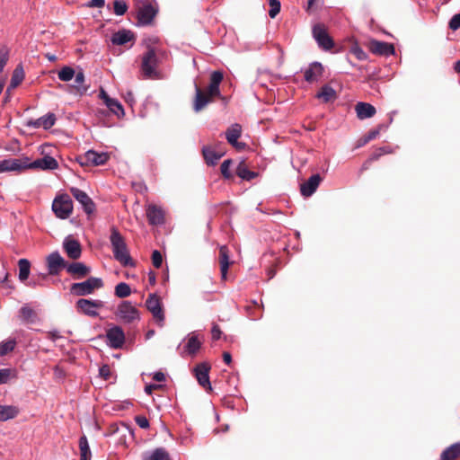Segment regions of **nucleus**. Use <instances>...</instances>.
<instances>
[{
    "label": "nucleus",
    "mask_w": 460,
    "mask_h": 460,
    "mask_svg": "<svg viewBox=\"0 0 460 460\" xmlns=\"http://www.w3.org/2000/svg\"><path fill=\"white\" fill-rule=\"evenodd\" d=\"M223 78L224 75L221 71H213L210 75V83L206 92H203L197 84H195L193 109L196 112L204 109L207 104L212 102L214 97L220 95L219 86Z\"/></svg>",
    "instance_id": "obj_1"
},
{
    "label": "nucleus",
    "mask_w": 460,
    "mask_h": 460,
    "mask_svg": "<svg viewBox=\"0 0 460 460\" xmlns=\"http://www.w3.org/2000/svg\"><path fill=\"white\" fill-rule=\"evenodd\" d=\"M110 240L114 258L123 266H134V262L129 255L125 240L115 227L111 229Z\"/></svg>",
    "instance_id": "obj_2"
},
{
    "label": "nucleus",
    "mask_w": 460,
    "mask_h": 460,
    "mask_svg": "<svg viewBox=\"0 0 460 460\" xmlns=\"http://www.w3.org/2000/svg\"><path fill=\"white\" fill-rule=\"evenodd\" d=\"M158 57L154 48H148L142 57L141 72L146 79H160L161 75L157 70Z\"/></svg>",
    "instance_id": "obj_3"
},
{
    "label": "nucleus",
    "mask_w": 460,
    "mask_h": 460,
    "mask_svg": "<svg viewBox=\"0 0 460 460\" xmlns=\"http://www.w3.org/2000/svg\"><path fill=\"white\" fill-rule=\"evenodd\" d=\"M102 287L103 281L102 279L90 277L83 282L73 283L70 287V292L76 296H84L93 294Z\"/></svg>",
    "instance_id": "obj_4"
},
{
    "label": "nucleus",
    "mask_w": 460,
    "mask_h": 460,
    "mask_svg": "<svg viewBox=\"0 0 460 460\" xmlns=\"http://www.w3.org/2000/svg\"><path fill=\"white\" fill-rule=\"evenodd\" d=\"M52 210L61 219L69 217L73 211L72 199L66 194L57 197L52 203Z\"/></svg>",
    "instance_id": "obj_5"
},
{
    "label": "nucleus",
    "mask_w": 460,
    "mask_h": 460,
    "mask_svg": "<svg viewBox=\"0 0 460 460\" xmlns=\"http://www.w3.org/2000/svg\"><path fill=\"white\" fill-rule=\"evenodd\" d=\"M104 306V302L102 300H93L86 298H80L75 303L76 310L84 315L96 317L99 315V309Z\"/></svg>",
    "instance_id": "obj_6"
},
{
    "label": "nucleus",
    "mask_w": 460,
    "mask_h": 460,
    "mask_svg": "<svg viewBox=\"0 0 460 460\" xmlns=\"http://www.w3.org/2000/svg\"><path fill=\"white\" fill-rule=\"evenodd\" d=\"M116 316L123 323H131L139 320V312L131 302L123 301L117 307Z\"/></svg>",
    "instance_id": "obj_7"
},
{
    "label": "nucleus",
    "mask_w": 460,
    "mask_h": 460,
    "mask_svg": "<svg viewBox=\"0 0 460 460\" xmlns=\"http://www.w3.org/2000/svg\"><path fill=\"white\" fill-rule=\"evenodd\" d=\"M110 155L108 153H98L94 150L87 151L84 155L78 158L81 165H102L107 163Z\"/></svg>",
    "instance_id": "obj_8"
},
{
    "label": "nucleus",
    "mask_w": 460,
    "mask_h": 460,
    "mask_svg": "<svg viewBox=\"0 0 460 460\" xmlns=\"http://www.w3.org/2000/svg\"><path fill=\"white\" fill-rule=\"evenodd\" d=\"M146 305L158 324L163 326L164 321V314L159 296L155 294L149 295L146 301Z\"/></svg>",
    "instance_id": "obj_9"
},
{
    "label": "nucleus",
    "mask_w": 460,
    "mask_h": 460,
    "mask_svg": "<svg viewBox=\"0 0 460 460\" xmlns=\"http://www.w3.org/2000/svg\"><path fill=\"white\" fill-rule=\"evenodd\" d=\"M70 192L87 215L94 212L95 204L86 192L75 187L70 188Z\"/></svg>",
    "instance_id": "obj_10"
},
{
    "label": "nucleus",
    "mask_w": 460,
    "mask_h": 460,
    "mask_svg": "<svg viewBox=\"0 0 460 460\" xmlns=\"http://www.w3.org/2000/svg\"><path fill=\"white\" fill-rule=\"evenodd\" d=\"M107 344L111 349H120L125 342V333L121 327L112 326L106 332Z\"/></svg>",
    "instance_id": "obj_11"
},
{
    "label": "nucleus",
    "mask_w": 460,
    "mask_h": 460,
    "mask_svg": "<svg viewBox=\"0 0 460 460\" xmlns=\"http://www.w3.org/2000/svg\"><path fill=\"white\" fill-rule=\"evenodd\" d=\"M313 36L320 48L329 50L333 47V41L328 35L326 29L322 24H316L313 28Z\"/></svg>",
    "instance_id": "obj_12"
},
{
    "label": "nucleus",
    "mask_w": 460,
    "mask_h": 460,
    "mask_svg": "<svg viewBox=\"0 0 460 460\" xmlns=\"http://www.w3.org/2000/svg\"><path fill=\"white\" fill-rule=\"evenodd\" d=\"M323 71V66L320 62H312L304 69V78L309 84L318 83Z\"/></svg>",
    "instance_id": "obj_13"
},
{
    "label": "nucleus",
    "mask_w": 460,
    "mask_h": 460,
    "mask_svg": "<svg viewBox=\"0 0 460 460\" xmlns=\"http://www.w3.org/2000/svg\"><path fill=\"white\" fill-rule=\"evenodd\" d=\"M209 370L210 366L206 362L198 364L194 368L195 376L199 384L207 390H211V385L208 376Z\"/></svg>",
    "instance_id": "obj_14"
},
{
    "label": "nucleus",
    "mask_w": 460,
    "mask_h": 460,
    "mask_svg": "<svg viewBox=\"0 0 460 460\" xmlns=\"http://www.w3.org/2000/svg\"><path fill=\"white\" fill-rule=\"evenodd\" d=\"M48 270L50 275H57L63 268H66L65 260L58 252H51L47 257Z\"/></svg>",
    "instance_id": "obj_15"
},
{
    "label": "nucleus",
    "mask_w": 460,
    "mask_h": 460,
    "mask_svg": "<svg viewBox=\"0 0 460 460\" xmlns=\"http://www.w3.org/2000/svg\"><path fill=\"white\" fill-rule=\"evenodd\" d=\"M58 167V161L49 155H45L42 158H39L34 160L33 162L28 164V168L31 169H40L43 171H52Z\"/></svg>",
    "instance_id": "obj_16"
},
{
    "label": "nucleus",
    "mask_w": 460,
    "mask_h": 460,
    "mask_svg": "<svg viewBox=\"0 0 460 460\" xmlns=\"http://www.w3.org/2000/svg\"><path fill=\"white\" fill-rule=\"evenodd\" d=\"M63 248L70 259L76 260L80 258L82 253L81 244L71 235L65 238Z\"/></svg>",
    "instance_id": "obj_17"
},
{
    "label": "nucleus",
    "mask_w": 460,
    "mask_h": 460,
    "mask_svg": "<svg viewBox=\"0 0 460 460\" xmlns=\"http://www.w3.org/2000/svg\"><path fill=\"white\" fill-rule=\"evenodd\" d=\"M369 50L373 54L388 57L394 55V47L387 42L372 40L369 41Z\"/></svg>",
    "instance_id": "obj_18"
},
{
    "label": "nucleus",
    "mask_w": 460,
    "mask_h": 460,
    "mask_svg": "<svg viewBox=\"0 0 460 460\" xmlns=\"http://www.w3.org/2000/svg\"><path fill=\"white\" fill-rule=\"evenodd\" d=\"M155 14L156 9L151 4H144L137 11V22L141 25H148Z\"/></svg>",
    "instance_id": "obj_19"
},
{
    "label": "nucleus",
    "mask_w": 460,
    "mask_h": 460,
    "mask_svg": "<svg viewBox=\"0 0 460 460\" xmlns=\"http://www.w3.org/2000/svg\"><path fill=\"white\" fill-rule=\"evenodd\" d=\"M241 133L242 127L237 123L231 125V127H229L226 131V137L228 143L237 149H242L245 146L244 143L238 142V138L241 137Z\"/></svg>",
    "instance_id": "obj_20"
},
{
    "label": "nucleus",
    "mask_w": 460,
    "mask_h": 460,
    "mask_svg": "<svg viewBox=\"0 0 460 460\" xmlns=\"http://www.w3.org/2000/svg\"><path fill=\"white\" fill-rule=\"evenodd\" d=\"M56 122V116L54 113H48L37 119L29 120L26 125L30 128L49 129L54 126Z\"/></svg>",
    "instance_id": "obj_21"
},
{
    "label": "nucleus",
    "mask_w": 460,
    "mask_h": 460,
    "mask_svg": "<svg viewBox=\"0 0 460 460\" xmlns=\"http://www.w3.org/2000/svg\"><path fill=\"white\" fill-rule=\"evenodd\" d=\"M146 217L149 224L153 226L162 225L164 222V213L162 208L156 205H148Z\"/></svg>",
    "instance_id": "obj_22"
},
{
    "label": "nucleus",
    "mask_w": 460,
    "mask_h": 460,
    "mask_svg": "<svg viewBox=\"0 0 460 460\" xmlns=\"http://www.w3.org/2000/svg\"><path fill=\"white\" fill-rule=\"evenodd\" d=\"M322 179L319 174L312 175L305 182L301 184L300 191L304 197H310L317 190Z\"/></svg>",
    "instance_id": "obj_23"
},
{
    "label": "nucleus",
    "mask_w": 460,
    "mask_h": 460,
    "mask_svg": "<svg viewBox=\"0 0 460 460\" xmlns=\"http://www.w3.org/2000/svg\"><path fill=\"white\" fill-rule=\"evenodd\" d=\"M200 347L201 342L198 339V335L195 332H191L187 337V342L184 345L181 355L194 356L199 350Z\"/></svg>",
    "instance_id": "obj_24"
},
{
    "label": "nucleus",
    "mask_w": 460,
    "mask_h": 460,
    "mask_svg": "<svg viewBox=\"0 0 460 460\" xmlns=\"http://www.w3.org/2000/svg\"><path fill=\"white\" fill-rule=\"evenodd\" d=\"M135 39L134 33L128 30H120L112 34L111 41L113 45L122 46L128 42L133 41Z\"/></svg>",
    "instance_id": "obj_25"
},
{
    "label": "nucleus",
    "mask_w": 460,
    "mask_h": 460,
    "mask_svg": "<svg viewBox=\"0 0 460 460\" xmlns=\"http://www.w3.org/2000/svg\"><path fill=\"white\" fill-rule=\"evenodd\" d=\"M25 168H28V164L20 159H5L0 162V172L21 171Z\"/></svg>",
    "instance_id": "obj_26"
},
{
    "label": "nucleus",
    "mask_w": 460,
    "mask_h": 460,
    "mask_svg": "<svg viewBox=\"0 0 460 460\" xmlns=\"http://www.w3.org/2000/svg\"><path fill=\"white\" fill-rule=\"evenodd\" d=\"M355 111L359 119H369L376 112V108L372 104L362 102L356 104Z\"/></svg>",
    "instance_id": "obj_27"
},
{
    "label": "nucleus",
    "mask_w": 460,
    "mask_h": 460,
    "mask_svg": "<svg viewBox=\"0 0 460 460\" xmlns=\"http://www.w3.org/2000/svg\"><path fill=\"white\" fill-rule=\"evenodd\" d=\"M219 264H220V272L221 279L223 280L226 279L227 271L230 265L228 249L226 246L223 245L219 248Z\"/></svg>",
    "instance_id": "obj_28"
},
{
    "label": "nucleus",
    "mask_w": 460,
    "mask_h": 460,
    "mask_svg": "<svg viewBox=\"0 0 460 460\" xmlns=\"http://www.w3.org/2000/svg\"><path fill=\"white\" fill-rule=\"evenodd\" d=\"M141 457L142 460H170V455L164 447L144 452Z\"/></svg>",
    "instance_id": "obj_29"
},
{
    "label": "nucleus",
    "mask_w": 460,
    "mask_h": 460,
    "mask_svg": "<svg viewBox=\"0 0 460 460\" xmlns=\"http://www.w3.org/2000/svg\"><path fill=\"white\" fill-rule=\"evenodd\" d=\"M315 97L317 99L322 100L323 102H328L332 100H335L337 98V93L336 91L332 86H330L329 84H324L318 91Z\"/></svg>",
    "instance_id": "obj_30"
},
{
    "label": "nucleus",
    "mask_w": 460,
    "mask_h": 460,
    "mask_svg": "<svg viewBox=\"0 0 460 460\" xmlns=\"http://www.w3.org/2000/svg\"><path fill=\"white\" fill-rule=\"evenodd\" d=\"M19 317L24 323H35L37 322V314L32 308L25 305L19 311Z\"/></svg>",
    "instance_id": "obj_31"
},
{
    "label": "nucleus",
    "mask_w": 460,
    "mask_h": 460,
    "mask_svg": "<svg viewBox=\"0 0 460 460\" xmlns=\"http://www.w3.org/2000/svg\"><path fill=\"white\" fill-rule=\"evenodd\" d=\"M66 271L72 275H76L78 278H83L90 272V268L82 262H73L66 266Z\"/></svg>",
    "instance_id": "obj_32"
},
{
    "label": "nucleus",
    "mask_w": 460,
    "mask_h": 460,
    "mask_svg": "<svg viewBox=\"0 0 460 460\" xmlns=\"http://www.w3.org/2000/svg\"><path fill=\"white\" fill-rule=\"evenodd\" d=\"M202 154L208 165H214L224 155L223 152H216L210 146H203Z\"/></svg>",
    "instance_id": "obj_33"
},
{
    "label": "nucleus",
    "mask_w": 460,
    "mask_h": 460,
    "mask_svg": "<svg viewBox=\"0 0 460 460\" xmlns=\"http://www.w3.org/2000/svg\"><path fill=\"white\" fill-rule=\"evenodd\" d=\"M75 84L69 86V93H84L87 90V88L84 85V74L81 70L75 75Z\"/></svg>",
    "instance_id": "obj_34"
},
{
    "label": "nucleus",
    "mask_w": 460,
    "mask_h": 460,
    "mask_svg": "<svg viewBox=\"0 0 460 460\" xmlns=\"http://www.w3.org/2000/svg\"><path fill=\"white\" fill-rule=\"evenodd\" d=\"M18 414V407L13 405H0V421L14 419Z\"/></svg>",
    "instance_id": "obj_35"
},
{
    "label": "nucleus",
    "mask_w": 460,
    "mask_h": 460,
    "mask_svg": "<svg viewBox=\"0 0 460 460\" xmlns=\"http://www.w3.org/2000/svg\"><path fill=\"white\" fill-rule=\"evenodd\" d=\"M460 456V443L447 447L441 454V460H455Z\"/></svg>",
    "instance_id": "obj_36"
},
{
    "label": "nucleus",
    "mask_w": 460,
    "mask_h": 460,
    "mask_svg": "<svg viewBox=\"0 0 460 460\" xmlns=\"http://www.w3.org/2000/svg\"><path fill=\"white\" fill-rule=\"evenodd\" d=\"M80 460H91L92 452L87 438L84 435L79 438Z\"/></svg>",
    "instance_id": "obj_37"
},
{
    "label": "nucleus",
    "mask_w": 460,
    "mask_h": 460,
    "mask_svg": "<svg viewBox=\"0 0 460 460\" xmlns=\"http://www.w3.org/2000/svg\"><path fill=\"white\" fill-rule=\"evenodd\" d=\"M236 174L243 180L251 181L257 177L258 173L252 171H250L246 164L242 162L238 164L236 168Z\"/></svg>",
    "instance_id": "obj_38"
},
{
    "label": "nucleus",
    "mask_w": 460,
    "mask_h": 460,
    "mask_svg": "<svg viewBox=\"0 0 460 460\" xmlns=\"http://www.w3.org/2000/svg\"><path fill=\"white\" fill-rule=\"evenodd\" d=\"M19 275L18 278L21 281H25L30 275L31 263L27 259H20L18 261Z\"/></svg>",
    "instance_id": "obj_39"
},
{
    "label": "nucleus",
    "mask_w": 460,
    "mask_h": 460,
    "mask_svg": "<svg viewBox=\"0 0 460 460\" xmlns=\"http://www.w3.org/2000/svg\"><path fill=\"white\" fill-rule=\"evenodd\" d=\"M105 105L117 117L120 118L124 116V109L118 100L111 98V100H108V103H106Z\"/></svg>",
    "instance_id": "obj_40"
},
{
    "label": "nucleus",
    "mask_w": 460,
    "mask_h": 460,
    "mask_svg": "<svg viewBox=\"0 0 460 460\" xmlns=\"http://www.w3.org/2000/svg\"><path fill=\"white\" fill-rule=\"evenodd\" d=\"M24 79V71L21 65L17 66L15 69L13 70L10 87L15 88L17 87Z\"/></svg>",
    "instance_id": "obj_41"
},
{
    "label": "nucleus",
    "mask_w": 460,
    "mask_h": 460,
    "mask_svg": "<svg viewBox=\"0 0 460 460\" xmlns=\"http://www.w3.org/2000/svg\"><path fill=\"white\" fill-rule=\"evenodd\" d=\"M115 296L119 298H125L130 296L131 288L128 284L120 282L115 287Z\"/></svg>",
    "instance_id": "obj_42"
},
{
    "label": "nucleus",
    "mask_w": 460,
    "mask_h": 460,
    "mask_svg": "<svg viewBox=\"0 0 460 460\" xmlns=\"http://www.w3.org/2000/svg\"><path fill=\"white\" fill-rule=\"evenodd\" d=\"M75 71L70 66L62 67L58 74V79L63 82H68L74 78Z\"/></svg>",
    "instance_id": "obj_43"
},
{
    "label": "nucleus",
    "mask_w": 460,
    "mask_h": 460,
    "mask_svg": "<svg viewBox=\"0 0 460 460\" xmlns=\"http://www.w3.org/2000/svg\"><path fill=\"white\" fill-rule=\"evenodd\" d=\"M16 346L14 339H9L0 342V356H5L9 352L13 351Z\"/></svg>",
    "instance_id": "obj_44"
},
{
    "label": "nucleus",
    "mask_w": 460,
    "mask_h": 460,
    "mask_svg": "<svg viewBox=\"0 0 460 460\" xmlns=\"http://www.w3.org/2000/svg\"><path fill=\"white\" fill-rule=\"evenodd\" d=\"M15 376V370L11 368L0 369V385L5 384L10 378Z\"/></svg>",
    "instance_id": "obj_45"
},
{
    "label": "nucleus",
    "mask_w": 460,
    "mask_h": 460,
    "mask_svg": "<svg viewBox=\"0 0 460 460\" xmlns=\"http://www.w3.org/2000/svg\"><path fill=\"white\" fill-rule=\"evenodd\" d=\"M113 9L115 14L123 15L128 10V5L123 0H115L113 2Z\"/></svg>",
    "instance_id": "obj_46"
},
{
    "label": "nucleus",
    "mask_w": 460,
    "mask_h": 460,
    "mask_svg": "<svg viewBox=\"0 0 460 460\" xmlns=\"http://www.w3.org/2000/svg\"><path fill=\"white\" fill-rule=\"evenodd\" d=\"M269 15L270 18H275L280 11V3L279 0H269Z\"/></svg>",
    "instance_id": "obj_47"
},
{
    "label": "nucleus",
    "mask_w": 460,
    "mask_h": 460,
    "mask_svg": "<svg viewBox=\"0 0 460 460\" xmlns=\"http://www.w3.org/2000/svg\"><path fill=\"white\" fill-rule=\"evenodd\" d=\"M231 164L232 161L228 159L225 160L220 166L221 173L226 179H231L233 176L230 172Z\"/></svg>",
    "instance_id": "obj_48"
},
{
    "label": "nucleus",
    "mask_w": 460,
    "mask_h": 460,
    "mask_svg": "<svg viewBox=\"0 0 460 460\" xmlns=\"http://www.w3.org/2000/svg\"><path fill=\"white\" fill-rule=\"evenodd\" d=\"M350 52L358 59L366 60L367 58V53L358 45L352 46Z\"/></svg>",
    "instance_id": "obj_49"
},
{
    "label": "nucleus",
    "mask_w": 460,
    "mask_h": 460,
    "mask_svg": "<svg viewBox=\"0 0 460 460\" xmlns=\"http://www.w3.org/2000/svg\"><path fill=\"white\" fill-rule=\"evenodd\" d=\"M152 263L154 267L159 269L163 263V257L159 251L155 250L152 253Z\"/></svg>",
    "instance_id": "obj_50"
},
{
    "label": "nucleus",
    "mask_w": 460,
    "mask_h": 460,
    "mask_svg": "<svg viewBox=\"0 0 460 460\" xmlns=\"http://www.w3.org/2000/svg\"><path fill=\"white\" fill-rule=\"evenodd\" d=\"M448 27L452 31H456L460 28V13L455 14L448 22Z\"/></svg>",
    "instance_id": "obj_51"
},
{
    "label": "nucleus",
    "mask_w": 460,
    "mask_h": 460,
    "mask_svg": "<svg viewBox=\"0 0 460 460\" xmlns=\"http://www.w3.org/2000/svg\"><path fill=\"white\" fill-rule=\"evenodd\" d=\"M135 421L141 429L149 428V421L146 416L137 415L135 417Z\"/></svg>",
    "instance_id": "obj_52"
},
{
    "label": "nucleus",
    "mask_w": 460,
    "mask_h": 460,
    "mask_svg": "<svg viewBox=\"0 0 460 460\" xmlns=\"http://www.w3.org/2000/svg\"><path fill=\"white\" fill-rule=\"evenodd\" d=\"M380 128H381V125L377 128L370 130L365 137V138L363 140V144H366V143L375 139L379 135Z\"/></svg>",
    "instance_id": "obj_53"
},
{
    "label": "nucleus",
    "mask_w": 460,
    "mask_h": 460,
    "mask_svg": "<svg viewBox=\"0 0 460 460\" xmlns=\"http://www.w3.org/2000/svg\"><path fill=\"white\" fill-rule=\"evenodd\" d=\"M100 376L105 379L108 380L111 376V368L108 365H103L99 369Z\"/></svg>",
    "instance_id": "obj_54"
},
{
    "label": "nucleus",
    "mask_w": 460,
    "mask_h": 460,
    "mask_svg": "<svg viewBox=\"0 0 460 460\" xmlns=\"http://www.w3.org/2000/svg\"><path fill=\"white\" fill-rule=\"evenodd\" d=\"M222 332L217 324H214L211 329L212 339L217 341L220 339Z\"/></svg>",
    "instance_id": "obj_55"
},
{
    "label": "nucleus",
    "mask_w": 460,
    "mask_h": 460,
    "mask_svg": "<svg viewBox=\"0 0 460 460\" xmlns=\"http://www.w3.org/2000/svg\"><path fill=\"white\" fill-rule=\"evenodd\" d=\"M105 0H91L86 5L88 7H102Z\"/></svg>",
    "instance_id": "obj_56"
},
{
    "label": "nucleus",
    "mask_w": 460,
    "mask_h": 460,
    "mask_svg": "<svg viewBox=\"0 0 460 460\" xmlns=\"http://www.w3.org/2000/svg\"><path fill=\"white\" fill-rule=\"evenodd\" d=\"M153 379L156 382H163L165 380V375L161 371H157L153 375Z\"/></svg>",
    "instance_id": "obj_57"
},
{
    "label": "nucleus",
    "mask_w": 460,
    "mask_h": 460,
    "mask_svg": "<svg viewBox=\"0 0 460 460\" xmlns=\"http://www.w3.org/2000/svg\"><path fill=\"white\" fill-rule=\"evenodd\" d=\"M159 387H160V385H148L145 387V392H146V394L150 395L152 394L153 390L157 389Z\"/></svg>",
    "instance_id": "obj_58"
},
{
    "label": "nucleus",
    "mask_w": 460,
    "mask_h": 460,
    "mask_svg": "<svg viewBox=\"0 0 460 460\" xmlns=\"http://www.w3.org/2000/svg\"><path fill=\"white\" fill-rule=\"evenodd\" d=\"M100 98L104 102V103H108V100H111V98L108 95V93L104 90H101L100 92Z\"/></svg>",
    "instance_id": "obj_59"
},
{
    "label": "nucleus",
    "mask_w": 460,
    "mask_h": 460,
    "mask_svg": "<svg viewBox=\"0 0 460 460\" xmlns=\"http://www.w3.org/2000/svg\"><path fill=\"white\" fill-rule=\"evenodd\" d=\"M223 360L226 364L229 365L232 362V356L229 352H224L223 353Z\"/></svg>",
    "instance_id": "obj_60"
},
{
    "label": "nucleus",
    "mask_w": 460,
    "mask_h": 460,
    "mask_svg": "<svg viewBox=\"0 0 460 460\" xmlns=\"http://www.w3.org/2000/svg\"><path fill=\"white\" fill-rule=\"evenodd\" d=\"M49 337L52 341H56L60 338L58 332L54 331L49 332Z\"/></svg>",
    "instance_id": "obj_61"
},
{
    "label": "nucleus",
    "mask_w": 460,
    "mask_h": 460,
    "mask_svg": "<svg viewBox=\"0 0 460 460\" xmlns=\"http://www.w3.org/2000/svg\"><path fill=\"white\" fill-rule=\"evenodd\" d=\"M45 57L48 58V60H49L51 62H54L57 60V57L50 53L46 54Z\"/></svg>",
    "instance_id": "obj_62"
},
{
    "label": "nucleus",
    "mask_w": 460,
    "mask_h": 460,
    "mask_svg": "<svg viewBox=\"0 0 460 460\" xmlns=\"http://www.w3.org/2000/svg\"><path fill=\"white\" fill-rule=\"evenodd\" d=\"M455 70L460 74V60L455 64Z\"/></svg>",
    "instance_id": "obj_63"
},
{
    "label": "nucleus",
    "mask_w": 460,
    "mask_h": 460,
    "mask_svg": "<svg viewBox=\"0 0 460 460\" xmlns=\"http://www.w3.org/2000/svg\"><path fill=\"white\" fill-rule=\"evenodd\" d=\"M149 279H150V282H151V283H155V274H154V273L150 274V276H149Z\"/></svg>",
    "instance_id": "obj_64"
}]
</instances>
